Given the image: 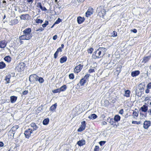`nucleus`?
<instances>
[{"instance_id":"54","label":"nucleus","mask_w":151,"mask_h":151,"mask_svg":"<svg viewBox=\"0 0 151 151\" xmlns=\"http://www.w3.org/2000/svg\"><path fill=\"white\" fill-rule=\"evenodd\" d=\"M119 113L121 114H122L124 113L123 109H121L119 111Z\"/></svg>"},{"instance_id":"7","label":"nucleus","mask_w":151,"mask_h":151,"mask_svg":"<svg viewBox=\"0 0 151 151\" xmlns=\"http://www.w3.org/2000/svg\"><path fill=\"white\" fill-rule=\"evenodd\" d=\"M86 127V122L83 121L81 122V127L78 129V131L79 132H81L84 130Z\"/></svg>"},{"instance_id":"11","label":"nucleus","mask_w":151,"mask_h":151,"mask_svg":"<svg viewBox=\"0 0 151 151\" xmlns=\"http://www.w3.org/2000/svg\"><path fill=\"white\" fill-rule=\"evenodd\" d=\"M6 42L5 40L1 41L0 42V47L1 48H4L6 46Z\"/></svg>"},{"instance_id":"47","label":"nucleus","mask_w":151,"mask_h":151,"mask_svg":"<svg viewBox=\"0 0 151 151\" xmlns=\"http://www.w3.org/2000/svg\"><path fill=\"white\" fill-rule=\"evenodd\" d=\"M58 53L59 52L56 51L55 53L54 54V58H56L57 57Z\"/></svg>"},{"instance_id":"63","label":"nucleus","mask_w":151,"mask_h":151,"mask_svg":"<svg viewBox=\"0 0 151 151\" xmlns=\"http://www.w3.org/2000/svg\"><path fill=\"white\" fill-rule=\"evenodd\" d=\"M4 145V143L2 142H0V147L3 146Z\"/></svg>"},{"instance_id":"46","label":"nucleus","mask_w":151,"mask_h":151,"mask_svg":"<svg viewBox=\"0 0 151 151\" xmlns=\"http://www.w3.org/2000/svg\"><path fill=\"white\" fill-rule=\"evenodd\" d=\"M99 147L98 146H96L94 149V151H99Z\"/></svg>"},{"instance_id":"21","label":"nucleus","mask_w":151,"mask_h":151,"mask_svg":"<svg viewBox=\"0 0 151 151\" xmlns=\"http://www.w3.org/2000/svg\"><path fill=\"white\" fill-rule=\"evenodd\" d=\"M130 91L129 90H127L125 91L124 96L126 97H129V96Z\"/></svg>"},{"instance_id":"12","label":"nucleus","mask_w":151,"mask_h":151,"mask_svg":"<svg viewBox=\"0 0 151 151\" xmlns=\"http://www.w3.org/2000/svg\"><path fill=\"white\" fill-rule=\"evenodd\" d=\"M85 20L84 18L81 17H78L77 18V21L78 24H80L82 23Z\"/></svg>"},{"instance_id":"16","label":"nucleus","mask_w":151,"mask_h":151,"mask_svg":"<svg viewBox=\"0 0 151 151\" xmlns=\"http://www.w3.org/2000/svg\"><path fill=\"white\" fill-rule=\"evenodd\" d=\"M37 7L38 8H40L42 11H45L47 10L45 7H42L41 3H37Z\"/></svg>"},{"instance_id":"26","label":"nucleus","mask_w":151,"mask_h":151,"mask_svg":"<svg viewBox=\"0 0 151 151\" xmlns=\"http://www.w3.org/2000/svg\"><path fill=\"white\" fill-rule=\"evenodd\" d=\"M66 89L67 86L66 85H63L60 88V92L65 91Z\"/></svg>"},{"instance_id":"43","label":"nucleus","mask_w":151,"mask_h":151,"mask_svg":"<svg viewBox=\"0 0 151 151\" xmlns=\"http://www.w3.org/2000/svg\"><path fill=\"white\" fill-rule=\"evenodd\" d=\"M61 21V19L60 18H58V19L55 22V24H58Z\"/></svg>"},{"instance_id":"9","label":"nucleus","mask_w":151,"mask_h":151,"mask_svg":"<svg viewBox=\"0 0 151 151\" xmlns=\"http://www.w3.org/2000/svg\"><path fill=\"white\" fill-rule=\"evenodd\" d=\"M151 122L150 121H145L144 123L143 127L145 129H147L150 126Z\"/></svg>"},{"instance_id":"34","label":"nucleus","mask_w":151,"mask_h":151,"mask_svg":"<svg viewBox=\"0 0 151 151\" xmlns=\"http://www.w3.org/2000/svg\"><path fill=\"white\" fill-rule=\"evenodd\" d=\"M19 127L18 125H15L11 129V130L12 131H16Z\"/></svg>"},{"instance_id":"45","label":"nucleus","mask_w":151,"mask_h":151,"mask_svg":"<svg viewBox=\"0 0 151 151\" xmlns=\"http://www.w3.org/2000/svg\"><path fill=\"white\" fill-rule=\"evenodd\" d=\"M93 51V49L92 48H90L88 50V53H91Z\"/></svg>"},{"instance_id":"15","label":"nucleus","mask_w":151,"mask_h":151,"mask_svg":"<svg viewBox=\"0 0 151 151\" xmlns=\"http://www.w3.org/2000/svg\"><path fill=\"white\" fill-rule=\"evenodd\" d=\"M85 141L84 139H81L78 141L77 144L80 146H81L85 144Z\"/></svg>"},{"instance_id":"49","label":"nucleus","mask_w":151,"mask_h":151,"mask_svg":"<svg viewBox=\"0 0 151 151\" xmlns=\"http://www.w3.org/2000/svg\"><path fill=\"white\" fill-rule=\"evenodd\" d=\"M147 88H148L149 89L151 88V82L148 83L147 86Z\"/></svg>"},{"instance_id":"64","label":"nucleus","mask_w":151,"mask_h":151,"mask_svg":"<svg viewBox=\"0 0 151 151\" xmlns=\"http://www.w3.org/2000/svg\"><path fill=\"white\" fill-rule=\"evenodd\" d=\"M148 113L150 115H151V109H150L148 111Z\"/></svg>"},{"instance_id":"53","label":"nucleus","mask_w":151,"mask_h":151,"mask_svg":"<svg viewBox=\"0 0 151 151\" xmlns=\"http://www.w3.org/2000/svg\"><path fill=\"white\" fill-rule=\"evenodd\" d=\"M28 93V91L27 90H25L22 93L23 95H26Z\"/></svg>"},{"instance_id":"44","label":"nucleus","mask_w":151,"mask_h":151,"mask_svg":"<svg viewBox=\"0 0 151 151\" xmlns=\"http://www.w3.org/2000/svg\"><path fill=\"white\" fill-rule=\"evenodd\" d=\"M117 35V33L115 31H114L112 33V36L116 37Z\"/></svg>"},{"instance_id":"61","label":"nucleus","mask_w":151,"mask_h":151,"mask_svg":"<svg viewBox=\"0 0 151 151\" xmlns=\"http://www.w3.org/2000/svg\"><path fill=\"white\" fill-rule=\"evenodd\" d=\"M132 31L134 33H136L137 31L136 29H134L133 30H132Z\"/></svg>"},{"instance_id":"4","label":"nucleus","mask_w":151,"mask_h":151,"mask_svg":"<svg viewBox=\"0 0 151 151\" xmlns=\"http://www.w3.org/2000/svg\"><path fill=\"white\" fill-rule=\"evenodd\" d=\"M77 65L76 66L74 69V71L75 73H78L82 69L83 67V65L81 64H79V63H77Z\"/></svg>"},{"instance_id":"32","label":"nucleus","mask_w":151,"mask_h":151,"mask_svg":"<svg viewBox=\"0 0 151 151\" xmlns=\"http://www.w3.org/2000/svg\"><path fill=\"white\" fill-rule=\"evenodd\" d=\"M49 122V119L48 118L45 119L43 121V124L44 125H47Z\"/></svg>"},{"instance_id":"39","label":"nucleus","mask_w":151,"mask_h":151,"mask_svg":"<svg viewBox=\"0 0 151 151\" xmlns=\"http://www.w3.org/2000/svg\"><path fill=\"white\" fill-rule=\"evenodd\" d=\"M138 115V111L136 112V111H134L133 113V115L134 117H137Z\"/></svg>"},{"instance_id":"10","label":"nucleus","mask_w":151,"mask_h":151,"mask_svg":"<svg viewBox=\"0 0 151 151\" xmlns=\"http://www.w3.org/2000/svg\"><path fill=\"white\" fill-rule=\"evenodd\" d=\"M151 58V54L148 56H145L143 58L142 62L145 63L148 62Z\"/></svg>"},{"instance_id":"22","label":"nucleus","mask_w":151,"mask_h":151,"mask_svg":"<svg viewBox=\"0 0 151 151\" xmlns=\"http://www.w3.org/2000/svg\"><path fill=\"white\" fill-rule=\"evenodd\" d=\"M67 60V58L66 56H63L62 57L60 60V62L61 63H62L65 62Z\"/></svg>"},{"instance_id":"27","label":"nucleus","mask_w":151,"mask_h":151,"mask_svg":"<svg viewBox=\"0 0 151 151\" xmlns=\"http://www.w3.org/2000/svg\"><path fill=\"white\" fill-rule=\"evenodd\" d=\"M87 81V80L84 79V78H82L81 79L80 82V84L81 86H83L84 85V84L86 83Z\"/></svg>"},{"instance_id":"1","label":"nucleus","mask_w":151,"mask_h":151,"mask_svg":"<svg viewBox=\"0 0 151 151\" xmlns=\"http://www.w3.org/2000/svg\"><path fill=\"white\" fill-rule=\"evenodd\" d=\"M31 29L30 28L25 29L23 31V35L19 37L20 40H29L32 37V34L31 33Z\"/></svg>"},{"instance_id":"60","label":"nucleus","mask_w":151,"mask_h":151,"mask_svg":"<svg viewBox=\"0 0 151 151\" xmlns=\"http://www.w3.org/2000/svg\"><path fill=\"white\" fill-rule=\"evenodd\" d=\"M44 30V28H42L41 27V28H40L38 30H37V31L40 30L41 31H43Z\"/></svg>"},{"instance_id":"52","label":"nucleus","mask_w":151,"mask_h":151,"mask_svg":"<svg viewBox=\"0 0 151 151\" xmlns=\"http://www.w3.org/2000/svg\"><path fill=\"white\" fill-rule=\"evenodd\" d=\"M94 72V70L93 69H90L89 70V73H92Z\"/></svg>"},{"instance_id":"40","label":"nucleus","mask_w":151,"mask_h":151,"mask_svg":"<svg viewBox=\"0 0 151 151\" xmlns=\"http://www.w3.org/2000/svg\"><path fill=\"white\" fill-rule=\"evenodd\" d=\"M48 24V22L47 21H45V23L42 25V26L43 27H45Z\"/></svg>"},{"instance_id":"35","label":"nucleus","mask_w":151,"mask_h":151,"mask_svg":"<svg viewBox=\"0 0 151 151\" xmlns=\"http://www.w3.org/2000/svg\"><path fill=\"white\" fill-rule=\"evenodd\" d=\"M11 78V76L10 75L7 76H6L5 80L7 83H9L10 79Z\"/></svg>"},{"instance_id":"20","label":"nucleus","mask_w":151,"mask_h":151,"mask_svg":"<svg viewBox=\"0 0 151 151\" xmlns=\"http://www.w3.org/2000/svg\"><path fill=\"white\" fill-rule=\"evenodd\" d=\"M31 126L32 127L33 129V131L36 130L38 128V127L37 125H36L35 123H32L30 124Z\"/></svg>"},{"instance_id":"36","label":"nucleus","mask_w":151,"mask_h":151,"mask_svg":"<svg viewBox=\"0 0 151 151\" xmlns=\"http://www.w3.org/2000/svg\"><path fill=\"white\" fill-rule=\"evenodd\" d=\"M109 122L110 123V124L112 125L116 123V121L114 120V119L112 118L110 119Z\"/></svg>"},{"instance_id":"6","label":"nucleus","mask_w":151,"mask_h":151,"mask_svg":"<svg viewBox=\"0 0 151 151\" xmlns=\"http://www.w3.org/2000/svg\"><path fill=\"white\" fill-rule=\"evenodd\" d=\"M38 76L36 74L32 75L29 78V80L31 82H34L35 81H37Z\"/></svg>"},{"instance_id":"25","label":"nucleus","mask_w":151,"mask_h":151,"mask_svg":"<svg viewBox=\"0 0 151 151\" xmlns=\"http://www.w3.org/2000/svg\"><path fill=\"white\" fill-rule=\"evenodd\" d=\"M106 12L105 10L104 9H101V12H99V14L101 16H104L106 13Z\"/></svg>"},{"instance_id":"59","label":"nucleus","mask_w":151,"mask_h":151,"mask_svg":"<svg viewBox=\"0 0 151 151\" xmlns=\"http://www.w3.org/2000/svg\"><path fill=\"white\" fill-rule=\"evenodd\" d=\"M112 125H113V127L114 128H116L118 125V124H117V125L116 124V123L115 124H113Z\"/></svg>"},{"instance_id":"57","label":"nucleus","mask_w":151,"mask_h":151,"mask_svg":"<svg viewBox=\"0 0 151 151\" xmlns=\"http://www.w3.org/2000/svg\"><path fill=\"white\" fill-rule=\"evenodd\" d=\"M57 51H58V52H61L62 51V50L61 49V47H60L58 48L57 50Z\"/></svg>"},{"instance_id":"51","label":"nucleus","mask_w":151,"mask_h":151,"mask_svg":"<svg viewBox=\"0 0 151 151\" xmlns=\"http://www.w3.org/2000/svg\"><path fill=\"white\" fill-rule=\"evenodd\" d=\"M105 142H106L105 141H101L99 142V144L101 146H102V145H104V144L105 143Z\"/></svg>"},{"instance_id":"8","label":"nucleus","mask_w":151,"mask_h":151,"mask_svg":"<svg viewBox=\"0 0 151 151\" xmlns=\"http://www.w3.org/2000/svg\"><path fill=\"white\" fill-rule=\"evenodd\" d=\"M93 12V9L92 8H90L88 9L86 13V16L87 17H88L92 14Z\"/></svg>"},{"instance_id":"62","label":"nucleus","mask_w":151,"mask_h":151,"mask_svg":"<svg viewBox=\"0 0 151 151\" xmlns=\"http://www.w3.org/2000/svg\"><path fill=\"white\" fill-rule=\"evenodd\" d=\"M15 148H10L9 150L8 151H14V150Z\"/></svg>"},{"instance_id":"18","label":"nucleus","mask_w":151,"mask_h":151,"mask_svg":"<svg viewBox=\"0 0 151 151\" xmlns=\"http://www.w3.org/2000/svg\"><path fill=\"white\" fill-rule=\"evenodd\" d=\"M19 22V21L17 19H14L12 20L10 22V24L11 25H14L17 24Z\"/></svg>"},{"instance_id":"13","label":"nucleus","mask_w":151,"mask_h":151,"mask_svg":"<svg viewBox=\"0 0 151 151\" xmlns=\"http://www.w3.org/2000/svg\"><path fill=\"white\" fill-rule=\"evenodd\" d=\"M148 110V107L145 105H143L140 109V110L142 112H145L147 111Z\"/></svg>"},{"instance_id":"30","label":"nucleus","mask_w":151,"mask_h":151,"mask_svg":"<svg viewBox=\"0 0 151 151\" xmlns=\"http://www.w3.org/2000/svg\"><path fill=\"white\" fill-rule=\"evenodd\" d=\"M4 60L7 62H10L11 61V58L10 56H8L4 58Z\"/></svg>"},{"instance_id":"58","label":"nucleus","mask_w":151,"mask_h":151,"mask_svg":"<svg viewBox=\"0 0 151 151\" xmlns=\"http://www.w3.org/2000/svg\"><path fill=\"white\" fill-rule=\"evenodd\" d=\"M57 37H58L57 36V35H55L53 37V39L54 40H55L57 39Z\"/></svg>"},{"instance_id":"42","label":"nucleus","mask_w":151,"mask_h":151,"mask_svg":"<svg viewBox=\"0 0 151 151\" xmlns=\"http://www.w3.org/2000/svg\"><path fill=\"white\" fill-rule=\"evenodd\" d=\"M121 68L119 67H117L116 69V71L118 72V74H119V73L121 71Z\"/></svg>"},{"instance_id":"31","label":"nucleus","mask_w":151,"mask_h":151,"mask_svg":"<svg viewBox=\"0 0 151 151\" xmlns=\"http://www.w3.org/2000/svg\"><path fill=\"white\" fill-rule=\"evenodd\" d=\"M6 64L3 62H0V69H3L6 67Z\"/></svg>"},{"instance_id":"24","label":"nucleus","mask_w":151,"mask_h":151,"mask_svg":"<svg viewBox=\"0 0 151 151\" xmlns=\"http://www.w3.org/2000/svg\"><path fill=\"white\" fill-rule=\"evenodd\" d=\"M97 117V115L95 114H92L89 116L88 118L90 119H94Z\"/></svg>"},{"instance_id":"56","label":"nucleus","mask_w":151,"mask_h":151,"mask_svg":"<svg viewBox=\"0 0 151 151\" xmlns=\"http://www.w3.org/2000/svg\"><path fill=\"white\" fill-rule=\"evenodd\" d=\"M132 124H139V123L136 121H133L132 122Z\"/></svg>"},{"instance_id":"2","label":"nucleus","mask_w":151,"mask_h":151,"mask_svg":"<svg viewBox=\"0 0 151 151\" xmlns=\"http://www.w3.org/2000/svg\"><path fill=\"white\" fill-rule=\"evenodd\" d=\"M106 49L104 47H99L93 55L94 59L99 58L102 57L105 54Z\"/></svg>"},{"instance_id":"28","label":"nucleus","mask_w":151,"mask_h":151,"mask_svg":"<svg viewBox=\"0 0 151 151\" xmlns=\"http://www.w3.org/2000/svg\"><path fill=\"white\" fill-rule=\"evenodd\" d=\"M29 15L28 14H22L20 16V19H22L25 20L26 19V17H28Z\"/></svg>"},{"instance_id":"3","label":"nucleus","mask_w":151,"mask_h":151,"mask_svg":"<svg viewBox=\"0 0 151 151\" xmlns=\"http://www.w3.org/2000/svg\"><path fill=\"white\" fill-rule=\"evenodd\" d=\"M25 64L23 62L20 63L16 67V68L18 71H21L24 70L25 67Z\"/></svg>"},{"instance_id":"33","label":"nucleus","mask_w":151,"mask_h":151,"mask_svg":"<svg viewBox=\"0 0 151 151\" xmlns=\"http://www.w3.org/2000/svg\"><path fill=\"white\" fill-rule=\"evenodd\" d=\"M37 81H38L40 83H42L44 81V79L43 78L41 77H38V80Z\"/></svg>"},{"instance_id":"38","label":"nucleus","mask_w":151,"mask_h":151,"mask_svg":"<svg viewBox=\"0 0 151 151\" xmlns=\"http://www.w3.org/2000/svg\"><path fill=\"white\" fill-rule=\"evenodd\" d=\"M52 92L54 93H60V88H57L56 89H55L52 90Z\"/></svg>"},{"instance_id":"14","label":"nucleus","mask_w":151,"mask_h":151,"mask_svg":"<svg viewBox=\"0 0 151 151\" xmlns=\"http://www.w3.org/2000/svg\"><path fill=\"white\" fill-rule=\"evenodd\" d=\"M140 74V71L139 70H135L131 73V76L133 77H135L138 76Z\"/></svg>"},{"instance_id":"19","label":"nucleus","mask_w":151,"mask_h":151,"mask_svg":"<svg viewBox=\"0 0 151 151\" xmlns=\"http://www.w3.org/2000/svg\"><path fill=\"white\" fill-rule=\"evenodd\" d=\"M140 119H145L147 116V113L143 114L141 112L139 113Z\"/></svg>"},{"instance_id":"29","label":"nucleus","mask_w":151,"mask_h":151,"mask_svg":"<svg viewBox=\"0 0 151 151\" xmlns=\"http://www.w3.org/2000/svg\"><path fill=\"white\" fill-rule=\"evenodd\" d=\"M115 121L116 122H117L120 121V117L118 115H116L114 119Z\"/></svg>"},{"instance_id":"5","label":"nucleus","mask_w":151,"mask_h":151,"mask_svg":"<svg viewBox=\"0 0 151 151\" xmlns=\"http://www.w3.org/2000/svg\"><path fill=\"white\" fill-rule=\"evenodd\" d=\"M32 129H29L26 130L24 133L25 137L27 138H29L32 133Z\"/></svg>"},{"instance_id":"37","label":"nucleus","mask_w":151,"mask_h":151,"mask_svg":"<svg viewBox=\"0 0 151 151\" xmlns=\"http://www.w3.org/2000/svg\"><path fill=\"white\" fill-rule=\"evenodd\" d=\"M36 22L38 24H41L43 22V20L38 19H37L35 20Z\"/></svg>"},{"instance_id":"41","label":"nucleus","mask_w":151,"mask_h":151,"mask_svg":"<svg viewBox=\"0 0 151 151\" xmlns=\"http://www.w3.org/2000/svg\"><path fill=\"white\" fill-rule=\"evenodd\" d=\"M69 78L70 79H73L74 78V75L73 73H71L69 75Z\"/></svg>"},{"instance_id":"50","label":"nucleus","mask_w":151,"mask_h":151,"mask_svg":"<svg viewBox=\"0 0 151 151\" xmlns=\"http://www.w3.org/2000/svg\"><path fill=\"white\" fill-rule=\"evenodd\" d=\"M33 1V0H27V2L30 4H32Z\"/></svg>"},{"instance_id":"48","label":"nucleus","mask_w":151,"mask_h":151,"mask_svg":"<svg viewBox=\"0 0 151 151\" xmlns=\"http://www.w3.org/2000/svg\"><path fill=\"white\" fill-rule=\"evenodd\" d=\"M90 76V75L89 74H87V75H86L84 77V78H84V79H85L87 81V79H88V77H89Z\"/></svg>"},{"instance_id":"17","label":"nucleus","mask_w":151,"mask_h":151,"mask_svg":"<svg viewBox=\"0 0 151 151\" xmlns=\"http://www.w3.org/2000/svg\"><path fill=\"white\" fill-rule=\"evenodd\" d=\"M17 99V97L15 96H12L10 97V101L11 103H15Z\"/></svg>"},{"instance_id":"23","label":"nucleus","mask_w":151,"mask_h":151,"mask_svg":"<svg viewBox=\"0 0 151 151\" xmlns=\"http://www.w3.org/2000/svg\"><path fill=\"white\" fill-rule=\"evenodd\" d=\"M57 103H55L54 104L52 105L50 108V110L51 111H53L55 110L57 107Z\"/></svg>"},{"instance_id":"55","label":"nucleus","mask_w":151,"mask_h":151,"mask_svg":"<svg viewBox=\"0 0 151 151\" xmlns=\"http://www.w3.org/2000/svg\"><path fill=\"white\" fill-rule=\"evenodd\" d=\"M149 88H147V89L145 90V92L146 93H148L150 92Z\"/></svg>"}]
</instances>
